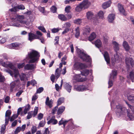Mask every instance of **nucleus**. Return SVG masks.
Masks as SVG:
<instances>
[{"mask_svg": "<svg viewBox=\"0 0 134 134\" xmlns=\"http://www.w3.org/2000/svg\"><path fill=\"white\" fill-rule=\"evenodd\" d=\"M38 28L39 30H41L43 32H46V31L43 26H40L38 27Z\"/></svg>", "mask_w": 134, "mask_h": 134, "instance_id": "603ef678", "label": "nucleus"}, {"mask_svg": "<svg viewBox=\"0 0 134 134\" xmlns=\"http://www.w3.org/2000/svg\"><path fill=\"white\" fill-rule=\"evenodd\" d=\"M118 7L120 12L123 15H126V13L123 6L121 4L118 3Z\"/></svg>", "mask_w": 134, "mask_h": 134, "instance_id": "dca6fc26", "label": "nucleus"}, {"mask_svg": "<svg viewBox=\"0 0 134 134\" xmlns=\"http://www.w3.org/2000/svg\"><path fill=\"white\" fill-rule=\"evenodd\" d=\"M21 131V127H17L14 131V133L15 134H17L18 133Z\"/></svg>", "mask_w": 134, "mask_h": 134, "instance_id": "09e8293b", "label": "nucleus"}, {"mask_svg": "<svg viewBox=\"0 0 134 134\" xmlns=\"http://www.w3.org/2000/svg\"><path fill=\"white\" fill-rule=\"evenodd\" d=\"M90 29L88 26L86 27L84 29L83 34L84 35L88 34L90 32Z\"/></svg>", "mask_w": 134, "mask_h": 134, "instance_id": "c85d7f7f", "label": "nucleus"}, {"mask_svg": "<svg viewBox=\"0 0 134 134\" xmlns=\"http://www.w3.org/2000/svg\"><path fill=\"white\" fill-rule=\"evenodd\" d=\"M77 52L79 57L83 61L87 62H90L91 61V59L90 56L86 54L85 52L83 50L77 48Z\"/></svg>", "mask_w": 134, "mask_h": 134, "instance_id": "7ed1b4c3", "label": "nucleus"}, {"mask_svg": "<svg viewBox=\"0 0 134 134\" xmlns=\"http://www.w3.org/2000/svg\"><path fill=\"white\" fill-rule=\"evenodd\" d=\"M64 98L63 97L60 98L57 101V106L61 104L64 101Z\"/></svg>", "mask_w": 134, "mask_h": 134, "instance_id": "ea45409f", "label": "nucleus"}, {"mask_svg": "<svg viewBox=\"0 0 134 134\" xmlns=\"http://www.w3.org/2000/svg\"><path fill=\"white\" fill-rule=\"evenodd\" d=\"M71 26V24L69 22H67L65 23L63 26V28L66 29H69Z\"/></svg>", "mask_w": 134, "mask_h": 134, "instance_id": "e433bc0d", "label": "nucleus"}, {"mask_svg": "<svg viewBox=\"0 0 134 134\" xmlns=\"http://www.w3.org/2000/svg\"><path fill=\"white\" fill-rule=\"evenodd\" d=\"M25 9L24 6L23 5H17L14 8L10 9L9 11L11 12H15L18 11V10H23Z\"/></svg>", "mask_w": 134, "mask_h": 134, "instance_id": "f8f14e48", "label": "nucleus"}, {"mask_svg": "<svg viewBox=\"0 0 134 134\" xmlns=\"http://www.w3.org/2000/svg\"><path fill=\"white\" fill-rule=\"evenodd\" d=\"M40 57L39 53L34 50H32L28 52L26 59H30L29 62L30 63H36Z\"/></svg>", "mask_w": 134, "mask_h": 134, "instance_id": "f03ea898", "label": "nucleus"}, {"mask_svg": "<svg viewBox=\"0 0 134 134\" xmlns=\"http://www.w3.org/2000/svg\"><path fill=\"white\" fill-rule=\"evenodd\" d=\"M58 18L61 20L64 21H66L67 20V18L65 15L61 14L58 15Z\"/></svg>", "mask_w": 134, "mask_h": 134, "instance_id": "a878e982", "label": "nucleus"}, {"mask_svg": "<svg viewBox=\"0 0 134 134\" xmlns=\"http://www.w3.org/2000/svg\"><path fill=\"white\" fill-rule=\"evenodd\" d=\"M57 9L54 6H52L51 8V11L53 13L56 12L57 11Z\"/></svg>", "mask_w": 134, "mask_h": 134, "instance_id": "3c124183", "label": "nucleus"}, {"mask_svg": "<svg viewBox=\"0 0 134 134\" xmlns=\"http://www.w3.org/2000/svg\"><path fill=\"white\" fill-rule=\"evenodd\" d=\"M45 123L44 120L41 121L39 124V126L40 127H43Z\"/></svg>", "mask_w": 134, "mask_h": 134, "instance_id": "5fc2aeb1", "label": "nucleus"}, {"mask_svg": "<svg viewBox=\"0 0 134 134\" xmlns=\"http://www.w3.org/2000/svg\"><path fill=\"white\" fill-rule=\"evenodd\" d=\"M94 44L96 46L99 48L101 46L102 42L99 39H97L96 41L94 42Z\"/></svg>", "mask_w": 134, "mask_h": 134, "instance_id": "cd10ccee", "label": "nucleus"}, {"mask_svg": "<svg viewBox=\"0 0 134 134\" xmlns=\"http://www.w3.org/2000/svg\"><path fill=\"white\" fill-rule=\"evenodd\" d=\"M103 55L107 64H109L110 63V60L109 54L107 52H105Z\"/></svg>", "mask_w": 134, "mask_h": 134, "instance_id": "f3484780", "label": "nucleus"}, {"mask_svg": "<svg viewBox=\"0 0 134 134\" xmlns=\"http://www.w3.org/2000/svg\"><path fill=\"white\" fill-rule=\"evenodd\" d=\"M11 114V111L10 110H8L6 111L5 114V117L6 118H9Z\"/></svg>", "mask_w": 134, "mask_h": 134, "instance_id": "a18cd8bd", "label": "nucleus"}, {"mask_svg": "<svg viewBox=\"0 0 134 134\" xmlns=\"http://www.w3.org/2000/svg\"><path fill=\"white\" fill-rule=\"evenodd\" d=\"M111 2L110 1L104 3L102 4L103 8L105 9L109 7L111 4Z\"/></svg>", "mask_w": 134, "mask_h": 134, "instance_id": "b1692460", "label": "nucleus"}, {"mask_svg": "<svg viewBox=\"0 0 134 134\" xmlns=\"http://www.w3.org/2000/svg\"><path fill=\"white\" fill-rule=\"evenodd\" d=\"M16 20L18 22L20 23V20H23L25 19V16L23 15H17L16 17Z\"/></svg>", "mask_w": 134, "mask_h": 134, "instance_id": "72a5a7b5", "label": "nucleus"}, {"mask_svg": "<svg viewBox=\"0 0 134 134\" xmlns=\"http://www.w3.org/2000/svg\"><path fill=\"white\" fill-rule=\"evenodd\" d=\"M127 98L129 100L134 103V95H129L127 96Z\"/></svg>", "mask_w": 134, "mask_h": 134, "instance_id": "4c0bfd02", "label": "nucleus"}, {"mask_svg": "<svg viewBox=\"0 0 134 134\" xmlns=\"http://www.w3.org/2000/svg\"><path fill=\"white\" fill-rule=\"evenodd\" d=\"M65 109V107L64 106H62L59 108L57 111V114H61L64 111Z\"/></svg>", "mask_w": 134, "mask_h": 134, "instance_id": "c756f323", "label": "nucleus"}, {"mask_svg": "<svg viewBox=\"0 0 134 134\" xmlns=\"http://www.w3.org/2000/svg\"><path fill=\"white\" fill-rule=\"evenodd\" d=\"M127 77L129 79H130L132 82H133L134 80V71H131L129 75L127 76Z\"/></svg>", "mask_w": 134, "mask_h": 134, "instance_id": "393cba45", "label": "nucleus"}, {"mask_svg": "<svg viewBox=\"0 0 134 134\" xmlns=\"http://www.w3.org/2000/svg\"><path fill=\"white\" fill-rule=\"evenodd\" d=\"M58 122V121L55 119L54 117H52L51 119L47 122V124H52L53 125L56 124Z\"/></svg>", "mask_w": 134, "mask_h": 134, "instance_id": "4be33fe9", "label": "nucleus"}, {"mask_svg": "<svg viewBox=\"0 0 134 134\" xmlns=\"http://www.w3.org/2000/svg\"><path fill=\"white\" fill-rule=\"evenodd\" d=\"M37 37H38L39 38H37V39H38L40 40L41 42L43 43V44H44L45 43V40L44 39V38L43 37H40L37 36Z\"/></svg>", "mask_w": 134, "mask_h": 134, "instance_id": "4d7b16f0", "label": "nucleus"}, {"mask_svg": "<svg viewBox=\"0 0 134 134\" xmlns=\"http://www.w3.org/2000/svg\"><path fill=\"white\" fill-rule=\"evenodd\" d=\"M91 5V3L88 0H84L76 7V10L77 12L81 11L82 9L88 8Z\"/></svg>", "mask_w": 134, "mask_h": 134, "instance_id": "20e7f679", "label": "nucleus"}, {"mask_svg": "<svg viewBox=\"0 0 134 134\" xmlns=\"http://www.w3.org/2000/svg\"><path fill=\"white\" fill-rule=\"evenodd\" d=\"M127 116L130 120H134V114L131 113L127 111Z\"/></svg>", "mask_w": 134, "mask_h": 134, "instance_id": "c9c22d12", "label": "nucleus"}, {"mask_svg": "<svg viewBox=\"0 0 134 134\" xmlns=\"http://www.w3.org/2000/svg\"><path fill=\"white\" fill-rule=\"evenodd\" d=\"M43 116V115L41 113H39L38 115L37 118L38 119L40 120H41Z\"/></svg>", "mask_w": 134, "mask_h": 134, "instance_id": "bf43d9fd", "label": "nucleus"}, {"mask_svg": "<svg viewBox=\"0 0 134 134\" xmlns=\"http://www.w3.org/2000/svg\"><path fill=\"white\" fill-rule=\"evenodd\" d=\"M24 65V63L19 64L18 65V67L19 69H20L23 67Z\"/></svg>", "mask_w": 134, "mask_h": 134, "instance_id": "0e129e2a", "label": "nucleus"}, {"mask_svg": "<svg viewBox=\"0 0 134 134\" xmlns=\"http://www.w3.org/2000/svg\"><path fill=\"white\" fill-rule=\"evenodd\" d=\"M0 64L4 67L6 68L8 67L13 69V70L14 74L9 69H5L4 71L9 74L12 77L14 76L15 78L16 79L18 78L19 74V71L17 69L14 67L11 63L9 62H4L2 59H0Z\"/></svg>", "mask_w": 134, "mask_h": 134, "instance_id": "f257e3e1", "label": "nucleus"}, {"mask_svg": "<svg viewBox=\"0 0 134 134\" xmlns=\"http://www.w3.org/2000/svg\"><path fill=\"white\" fill-rule=\"evenodd\" d=\"M59 30L58 28H54L52 29V31L53 33H55L58 32Z\"/></svg>", "mask_w": 134, "mask_h": 134, "instance_id": "338daca9", "label": "nucleus"}, {"mask_svg": "<svg viewBox=\"0 0 134 134\" xmlns=\"http://www.w3.org/2000/svg\"><path fill=\"white\" fill-rule=\"evenodd\" d=\"M15 86V84L14 82H12L10 84V90L12 91L13 88Z\"/></svg>", "mask_w": 134, "mask_h": 134, "instance_id": "052dcab7", "label": "nucleus"}, {"mask_svg": "<svg viewBox=\"0 0 134 134\" xmlns=\"http://www.w3.org/2000/svg\"><path fill=\"white\" fill-rule=\"evenodd\" d=\"M126 103L127 104L128 107L131 109L132 111L134 112V105L131 106L130 104L128 103L127 102H126Z\"/></svg>", "mask_w": 134, "mask_h": 134, "instance_id": "864d4df0", "label": "nucleus"}, {"mask_svg": "<svg viewBox=\"0 0 134 134\" xmlns=\"http://www.w3.org/2000/svg\"><path fill=\"white\" fill-rule=\"evenodd\" d=\"M6 128V126L5 125H4L1 128V132L3 133H4V131L5 130Z\"/></svg>", "mask_w": 134, "mask_h": 134, "instance_id": "69168bd1", "label": "nucleus"}, {"mask_svg": "<svg viewBox=\"0 0 134 134\" xmlns=\"http://www.w3.org/2000/svg\"><path fill=\"white\" fill-rule=\"evenodd\" d=\"M122 46L126 51H128L130 50V47L127 42L126 41H124L123 42Z\"/></svg>", "mask_w": 134, "mask_h": 134, "instance_id": "aec40b11", "label": "nucleus"}, {"mask_svg": "<svg viewBox=\"0 0 134 134\" xmlns=\"http://www.w3.org/2000/svg\"><path fill=\"white\" fill-rule=\"evenodd\" d=\"M53 100L52 99L49 100L48 97H47L46 99L45 104L46 105H47L50 108H51L53 106Z\"/></svg>", "mask_w": 134, "mask_h": 134, "instance_id": "2eb2a0df", "label": "nucleus"}, {"mask_svg": "<svg viewBox=\"0 0 134 134\" xmlns=\"http://www.w3.org/2000/svg\"><path fill=\"white\" fill-rule=\"evenodd\" d=\"M59 37L58 36H56L54 39V41L55 42L54 43V44H58L59 43Z\"/></svg>", "mask_w": 134, "mask_h": 134, "instance_id": "6e6d98bb", "label": "nucleus"}, {"mask_svg": "<svg viewBox=\"0 0 134 134\" xmlns=\"http://www.w3.org/2000/svg\"><path fill=\"white\" fill-rule=\"evenodd\" d=\"M74 89L78 91H82L84 90H88V87L84 85H80L74 86Z\"/></svg>", "mask_w": 134, "mask_h": 134, "instance_id": "9b49d317", "label": "nucleus"}, {"mask_svg": "<svg viewBox=\"0 0 134 134\" xmlns=\"http://www.w3.org/2000/svg\"><path fill=\"white\" fill-rule=\"evenodd\" d=\"M20 24L14 22L13 23H10V25L18 27L22 26L23 25H25L27 26H29L31 24L30 20L28 19L27 20H20Z\"/></svg>", "mask_w": 134, "mask_h": 134, "instance_id": "39448f33", "label": "nucleus"}, {"mask_svg": "<svg viewBox=\"0 0 134 134\" xmlns=\"http://www.w3.org/2000/svg\"><path fill=\"white\" fill-rule=\"evenodd\" d=\"M96 37V34L94 32L92 33L89 37V40L91 41L94 40Z\"/></svg>", "mask_w": 134, "mask_h": 134, "instance_id": "2f4dec72", "label": "nucleus"}, {"mask_svg": "<svg viewBox=\"0 0 134 134\" xmlns=\"http://www.w3.org/2000/svg\"><path fill=\"white\" fill-rule=\"evenodd\" d=\"M64 86L66 90L69 93L71 92L72 86L67 83H65Z\"/></svg>", "mask_w": 134, "mask_h": 134, "instance_id": "5701e85b", "label": "nucleus"}, {"mask_svg": "<svg viewBox=\"0 0 134 134\" xmlns=\"http://www.w3.org/2000/svg\"><path fill=\"white\" fill-rule=\"evenodd\" d=\"M38 108L37 107H35L33 112V116L35 117L37 114L38 111Z\"/></svg>", "mask_w": 134, "mask_h": 134, "instance_id": "8fccbe9b", "label": "nucleus"}, {"mask_svg": "<svg viewBox=\"0 0 134 134\" xmlns=\"http://www.w3.org/2000/svg\"><path fill=\"white\" fill-rule=\"evenodd\" d=\"M36 67V66L34 64H27L24 66V68L27 70H32Z\"/></svg>", "mask_w": 134, "mask_h": 134, "instance_id": "6ab92c4d", "label": "nucleus"}, {"mask_svg": "<svg viewBox=\"0 0 134 134\" xmlns=\"http://www.w3.org/2000/svg\"><path fill=\"white\" fill-rule=\"evenodd\" d=\"M117 72L116 70H113L110 74V76L108 81V88L111 87L113 85V81L116 78L117 75Z\"/></svg>", "mask_w": 134, "mask_h": 134, "instance_id": "423d86ee", "label": "nucleus"}, {"mask_svg": "<svg viewBox=\"0 0 134 134\" xmlns=\"http://www.w3.org/2000/svg\"><path fill=\"white\" fill-rule=\"evenodd\" d=\"M114 58L115 60V62L118 63L121 60V58L119 56L117 53L114 55Z\"/></svg>", "mask_w": 134, "mask_h": 134, "instance_id": "a19ab883", "label": "nucleus"}, {"mask_svg": "<svg viewBox=\"0 0 134 134\" xmlns=\"http://www.w3.org/2000/svg\"><path fill=\"white\" fill-rule=\"evenodd\" d=\"M73 79L74 80L78 82L83 81L86 80V78L81 77V74H77L75 75Z\"/></svg>", "mask_w": 134, "mask_h": 134, "instance_id": "ddd939ff", "label": "nucleus"}, {"mask_svg": "<svg viewBox=\"0 0 134 134\" xmlns=\"http://www.w3.org/2000/svg\"><path fill=\"white\" fill-rule=\"evenodd\" d=\"M98 15L99 18L103 19L104 18V14L103 12L102 11H100L98 13Z\"/></svg>", "mask_w": 134, "mask_h": 134, "instance_id": "37998d69", "label": "nucleus"}, {"mask_svg": "<svg viewBox=\"0 0 134 134\" xmlns=\"http://www.w3.org/2000/svg\"><path fill=\"white\" fill-rule=\"evenodd\" d=\"M37 130L36 127L34 126H32L31 129V132L32 134L34 133Z\"/></svg>", "mask_w": 134, "mask_h": 134, "instance_id": "49530a36", "label": "nucleus"}, {"mask_svg": "<svg viewBox=\"0 0 134 134\" xmlns=\"http://www.w3.org/2000/svg\"><path fill=\"white\" fill-rule=\"evenodd\" d=\"M5 78L0 72V82H3Z\"/></svg>", "mask_w": 134, "mask_h": 134, "instance_id": "e2e57ef3", "label": "nucleus"}, {"mask_svg": "<svg viewBox=\"0 0 134 134\" xmlns=\"http://www.w3.org/2000/svg\"><path fill=\"white\" fill-rule=\"evenodd\" d=\"M113 47L114 50L116 52H117L119 49V44L115 41L113 42Z\"/></svg>", "mask_w": 134, "mask_h": 134, "instance_id": "bb28decb", "label": "nucleus"}, {"mask_svg": "<svg viewBox=\"0 0 134 134\" xmlns=\"http://www.w3.org/2000/svg\"><path fill=\"white\" fill-rule=\"evenodd\" d=\"M126 65L129 67L130 65L133 66L134 65V60L132 58L126 57L125 59Z\"/></svg>", "mask_w": 134, "mask_h": 134, "instance_id": "9d476101", "label": "nucleus"}, {"mask_svg": "<svg viewBox=\"0 0 134 134\" xmlns=\"http://www.w3.org/2000/svg\"><path fill=\"white\" fill-rule=\"evenodd\" d=\"M43 90V88L42 87L39 88L37 91V93H39L42 92Z\"/></svg>", "mask_w": 134, "mask_h": 134, "instance_id": "13d9d810", "label": "nucleus"}, {"mask_svg": "<svg viewBox=\"0 0 134 134\" xmlns=\"http://www.w3.org/2000/svg\"><path fill=\"white\" fill-rule=\"evenodd\" d=\"M86 17L88 19L93 21V22L95 24H96L97 22H98L97 20L96 21H95V19L93 18V14L91 11H88L87 13Z\"/></svg>", "mask_w": 134, "mask_h": 134, "instance_id": "1a4fd4ad", "label": "nucleus"}, {"mask_svg": "<svg viewBox=\"0 0 134 134\" xmlns=\"http://www.w3.org/2000/svg\"><path fill=\"white\" fill-rule=\"evenodd\" d=\"M87 67L86 64L79 62H75L74 65L75 69L79 70L86 68Z\"/></svg>", "mask_w": 134, "mask_h": 134, "instance_id": "0eeeda50", "label": "nucleus"}, {"mask_svg": "<svg viewBox=\"0 0 134 134\" xmlns=\"http://www.w3.org/2000/svg\"><path fill=\"white\" fill-rule=\"evenodd\" d=\"M60 70H59V68H57L55 70V76L58 79L60 76Z\"/></svg>", "mask_w": 134, "mask_h": 134, "instance_id": "f704fd0d", "label": "nucleus"}, {"mask_svg": "<svg viewBox=\"0 0 134 134\" xmlns=\"http://www.w3.org/2000/svg\"><path fill=\"white\" fill-rule=\"evenodd\" d=\"M21 80L24 82H26L27 80V76L26 74L22 73L19 75Z\"/></svg>", "mask_w": 134, "mask_h": 134, "instance_id": "412c9836", "label": "nucleus"}, {"mask_svg": "<svg viewBox=\"0 0 134 134\" xmlns=\"http://www.w3.org/2000/svg\"><path fill=\"white\" fill-rule=\"evenodd\" d=\"M19 44L17 43H13L10 44L9 48L11 49H16V48L19 46Z\"/></svg>", "mask_w": 134, "mask_h": 134, "instance_id": "473e14b6", "label": "nucleus"}, {"mask_svg": "<svg viewBox=\"0 0 134 134\" xmlns=\"http://www.w3.org/2000/svg\"><path fill=\"white\" fill-rule=\"evenodd\" d=\"M89 71L88 70H83L82 72H81L82 75H84L86 76L88 75L89 73Z\"/></svg>", "mask_w": 134, "mask_h": 134, "instance_id": "79ce46f5", "label": "nucleus"}, {"mask_svg": "<svg viewBox=\"0 0 134 134\" xmlns=\"http://www.w3.org/2000/svg\"><path fill=\"white\" fill-rule=\"evenodd\" d=\"M28 36V40L31 42L34 39L39 38L38 37H37L36 35L31 32L29 33Z\"/></svg>", "mask_w": 134, "mask_h": 134, "instance_id": "4468645a", "label": "nucleus"}, {"mask_svg": "<svg viewBox=\"0 0 134 134\" xmlns=\"http://www.w3.org/2000/svg\"><path fill=\"white\" fill-rule=\"evenodd\" d=\"M30 108V106L29 104H27L26 106L24 111V113L25 114H26L27 113V111L29 110Z\"/></svg>", "mask_w": 134, "mask_h": 134, "instance_id": "58836bf2", "label": "nucleus"}, {"mask_svg": "<svg viewBox=\"0 0 134 134\" xmlns=\"http://www.w3.org/2000/svg\"><path fill=\"white\" fill-rule=\"evenodd\" d=\"M33 111H30L28 113V115L27 116V119H30L33 115Z\"/></svg>", "mask_w": 134, "mask_h": 134, "instance_id": "c03bdc74", "label": "nucleus"}, {"mask_svg": "<svg viewBox=\"0 0 134 134\" xmlns=\"http://www.w3.org/2000/svg\"><path fill=\"white\" fill-rule=\"evenodd\" d=\"M75 36L76 38H78L80 34L79 28L78 27H77L75 29Z\"/></svg>", "mask_w": 134, "mask_h": 134, "instance_id": "7c9ffc66", "label": "nucleus"}, {"mask_svg": "<svg viewBox=\"0 0 134 134\" xmlns=\"http://www.w3.org/2000/svg\"><path fill=\"white\" fill-rule=\"evenodd\" d=\"M82 19H78L75 20L74 21V23L75 24H80L82 22Z\"/></svg>", "mask_w": 134, "mask_h": 134, "instance_id": "de8ad7c7", "label": "nucleus"}, {"mask_svg": "<svg viewBox=\"0 0 134 134\" xmlns=\"http://www.w3.org/2000/svg\"><path fill=\"white\" fill-rule=\"evenodd\" d=\"M71 9L70 7V6H68L66 7L65 10L66 12L67 13H68L70 12V10Z\"/></svg>", "mask_w": 134, "mask_h": 134, "instance_id": "680f3d73", "label": "nucleus"}, {"mask_svg": "<svg viewBox=\"0 0 134 134\" xmlns=\"http://www.w3.org/2000/svg\"><path fill=\"white\" fill-rule=\"evenodd\" d=\"M116 113L117 115L121 116L125 111V108H123L120 104H119L116 106Z\"/></svg>", "mask_w": 134, "mask_h": 134, "instance_id": "6e6552de", "label": "nucleus"}, {"mask_svg": "<svg viewBox=\"0 0 134 134\" xmlns=\"http://www.w3.org/2000/svg\"><path fill=\"white\" fill-rule=\"evenodd\" d=\"M38 9L42 13H44V7H38Z\"/></svg>", "mask_w": 134, "mask_h": 134, "instance_id": "774afa93", "label": "nucleus"}, {"mask_svg": "<svg viewBox=\"0 0 134 134\" xmlns=\"http://www.w3.org/2000/svg\"><path fill=\"white\" fill-rule=\"evenodd\" d=\"M115 18L114 14H110L109 15L108 17V20L109 23H112L113 22Z\"/></svg>", "mask_w": 134, "mask_h": 134, "instance_id": "a211bd4d", "label": "nucleus"}]
</instances>
